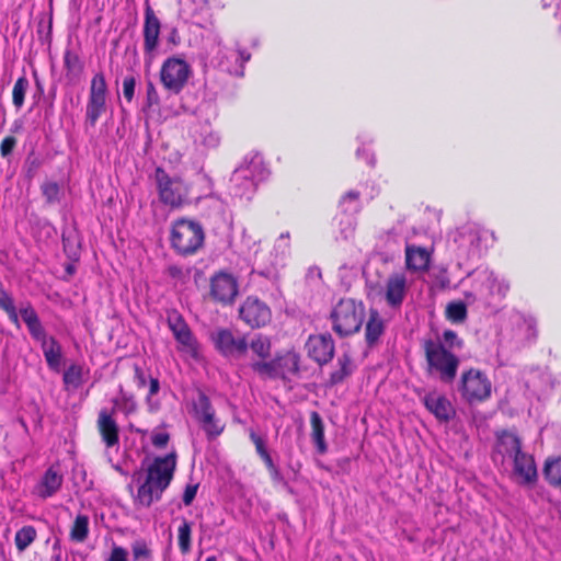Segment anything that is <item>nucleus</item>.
<instances>
[{"instance_id": "f257e3e1", "label": "nucleus", "mask_w": 561, "mask_h": 561, "mask_svg": "<svg viewBox=\"0 0 561 561\" xmlns=\"http://www.w3.org/2000/svg\"><path fill=\"white\" fill-rule=\"evenodd\" d=\"M174 470L175 453L173 451L163 457H145L140 470L133 476L134 480L140 482L135 497L136 503L148 507L160 500L172 481Z\"/></svg>"}, {"instance_id": "f03ea898", "label": "nucleus", "mask_w": 561, "mask_h": 561, "mask_svg": "<svg viewBox=\"0 0 561 561\" xmlns=\"http://www.w3.org/2000/svg\"><path fill=\"white\" fill-rule=\"evenodd\" d=\"M197 100V94H194L187 101L182 96V110L193 112V117L187 122L188 137L197 147L216 148L220 144V135L213 128L211 121L217 117V107L208 101L196 104Z\"/></svg>"}, {"instance_id": "7ed1b4c3", "label": "nucleus", "mask_w": 561, "mask_h": 561, "mask_svg": "<svg viewBox=\"0 0 561 561\" xmlns=\"http://www.w3.org/2000/svg\"><path fill=\"white\" fill-rule=\"evenodd\" d=\"M332 329L340 337L357 333L365 320V307L362 301L352 298L341 299L330 313Z\"/></svg>"}, {"instance_id": "20e7f679", "label": "nucleus", "mask_w": 561, "mask_h": 561, "mask_svg": "<svg viewBox=\"0 0 561 561\" xmlns=\"http://www.w3.org/2000/svg\"><path fill=\"white\" fill-rule=\"evenodd\" d=\"M423 350L428 371H437L445 383L454 381L459 366V358L447 350L440 341L427 339L423 341Z\"/></svg>"}, {"instance_id": "39448f33", "label": "nucleus", "mask_w": 561, "mask_h": 561, "mask_svg": "<svg viewBox=\"0 0 561 561\" xmlns=\"http://www.w3.org/2000/svg\"><path fill=\"white\" fill-rule=\"evenodd\" d=\"M188 413L205 433L208 440L216 439L225 430V422L217 416L209 398L201 390L187 407Z\"/></svg>"}, {"instance_id": "423d86ee", "label": "nucleus", "mask_w": 561, "mask_h": 561, "mask_svg": "<svg viewBox=\"0 0 561 561\" xmlns=\"http://www.w3.org/2000/svg\"><path fill=\"white\" fill-rule=\"evenodd\" d=\"M300 356L288 351L285 354L276 355L270 360H253L249 363L250 368L264 379H287L299 373Z\"/></svg>"}, {"instance_id": "0eeeda50", "label": "nucleus", "mask_w": 561, "mask_h": 561, "mask_svg": "<svg viewBox=\"0 0 561 561\" xmlns=\"http://www.w3.org/2000/svg\"><path fill=\"white\" fill-rule=\"evenodd\" d=\"M224 8L221 0H186L183 3V12L193 19L195 25L204 28L207 39L217 46L221 45V37L213 28V10Z\"/></svg>"}, {"instance_id": "6e6552de", "label": "nucleus", "mask_w": 561, "mask_h": 561, "mask_svg": "<svg viewBox=\"0 0 561 561\" xmlns=\"http://www.w3.org/2000/svg\"><path fill=\"white\" fill-rule=\"evenodd\" d=\"M108 89L103 72H96L90 82L89 96L85 106V125L94 127L100 117L106 112Z\"/></svg>"}, {"instance_id": "1a4fd4ad", "label": "nucleus", "mask_w": 561, "mask_h": 561, "mask_svg": "<svg viewBox=\"0 0 561 561\" xmlns=\"http://www.w3.org/2000/svg\"><path fill=\"white\" fill-rule=\"evenodd\" d=\"M459 390L469 403L482 402L491 397L492 383L484 373L471 368L461 375Z\"/></svg>"}, {"instance_id": "9d476101", "label": "nucleus", "mask_w": 561, "mask_h": 561, "mask_svg": "<svg viewBox=\"0 0 561 561\" xmlns=\"http://www.w3.org/2000/svg\"><path fill=\"white\" fill-rule=\"evenodd\" d=\"M216 348L227 358L240 360L248 356L245 336H234L229 329H220L213 334Z\"/></svg>"}, {"instance_id": "9b49d317", "label": "nucleus", "mask_w": 561, "mask_h": 561, "mask_svg": "<svg viewBox=\"0 0 561 561\" xmlns=\"http://www.w3.org/2000/svg\"><path fill=\"white\" fill-rule=\"evenodd\" d=\"M238 294V280L231 274L218 272L211 276L209 296L215 302L232 305Z\"/></svg>"}, {"instance_id": "f8f14e48", "label": "nucleus", "mask_w": 561, "mask_h": 561, "mask_svg": "<svg viewBox=\"0 0 561 561\" xmlns=\"http://www.w3.org/2000/svg\"><path fill=\"white\" fill-rule=\"evenodd\" d=\"M210 194L209 179L197 172L190 183L178 180V207L184 204L197 203Z\"/></svg>"}, {"instance_id": "ddd939ff", "label": "nucleus", "mask_w": 561, "mask_h": 561, "mask_svg": "<svg viewBox=\"0 0 561 561\" xmlns=\"http://www.w3.org/2000/svg\"><path fill=\"white\" fill-rule=\"evenodd\" d=\"M239 317L250 328L265 327L272 319L270 307L256 297H248L239 308Z\"/></svg>"}, {"instance_id": "4468645a", "label": "nucleus", "mask_w": 561, "mask_h": 561, "mask_svg": "<svg viewBox=\"0 0 561 561\" xmlns=\"http://www.w3.org/2000/svg\"><path fill=\"white\" fill-rule=\"evenodd\" d=\"M451 241L460 245H481L494 243V232L477 224H466L451 233Z\"/></svg>"}, {"instance_id": "2eb2a0df", "label": "nucleus", "mask_w": 561, "mask_h": 561, "mask_svg": "<svg viewBox=\"0 0 561 561\" xmlns=\"http://www.w3.org/2000/svg\"><path fill=\"white\" fill-rule=\"evenodd\" d=\"M268 169L260 153H250L244 157L242 163L234 170V181L247 180V176L257 184L268 176Z\"/></svg>"}, {"instance_id": "dca6fc26", "label": "nucleus", "mask_w": 561, "mask_h": 561, "mask_svg": "<svg viewBox=\"0 0 561 561\" xmlns=\"http://www.w3.org/2000/svg\"><path fill=\"white\" fill-rule=\"evenodd\" d=\"M308 355L319 365L328 364L334 356V341L330 333L311 335L306 344Z\"/></svg>"}, {"instance_id": "f3484780", "label": "nucleus", "mask_w": 561, "mask_h": 561, "mask_svg": "<svg viewBox=\"0 0 561 561\" xmlns=\"http://www.w3.org/2000/svg\"><path fill=\"white\" fill-rule=\"evenodd\" d=\"M514 474L520 485L533 486L538 480V472L531 455L524 451L514 456Z\"/></svg>"}, {"instance_id": "a211bd4d", "label": "nucleus", "mask_w": 561, "mask_h": 561, "mask_svg": "<svg viewBox=\"0 0 561 561\" xmlns=\"http://www.w3.org/2000/svg\"><path fill=\"white\" fill-rule=\"evenodd\" d=\"M161 23L152 8L148 4L145 10L144 23V50L152 56L159 44Z\"/></svg>"}, {"instance_id": "6ab92c4d", "label": "nucleus", "mask_w": 561, "mask_h": 561, "mask_svg": "<svg viewBox=\"0 0 561 561\" xmlns=\"http://www.w3.org/2000/svg\"><path fill=\"white\" fill-rule=\"evenodd\" d=\"M99 433L107 448H112L119 443V427L114 420L113 412L102 409L99 412L96 421Z\"/></svg>"}, {"instance_id": "aec40b11", "label": "nucleus", "mask_w": 561, "mask_h": 561, "mask_svg": "<svg viewBox=\"0 0 561 561\" xmlns=\"http://www.w3.org/2000/svg\"><path fill=\"white\" fill-rule=\"evenodd\" d=\"M204 229L195 220L178 218V242L183 245H203Z\"/></svg>"}, {"instance_id": "412c9836", "label": "nucleus", "mask_w": 561, "mask_h": 561, "mask_svg": "<svg viewBox=\"0 0 561 561\" xmlns=\"http://www.w3.org/2000/svg\"><path fill=\"white\" fill-rule=\"evenodd\" d=\"M407 293V278L403 274H391L386 280L385 298L387 304L397 308L402 305Z\"/></svg>"}, {"instance_id": "4be33fe9", "label": "nucleus", "mask_w": 561, "mask_h": 561, "mask_svg": "<svg viewBox=\"0 0 561 561\" xmlns=\"http://www.w3.org/2000/svg\"><path fill=\"white\" fill-rule=\"evenodd\" d=\"M18 313L22 317L31 336L35 341L43 343V341L49 337L47 336L46 330L44 329L37 312L30 302L22 304Z\"/></svg>"}, {"instance_id": "5701e85b", "label": "nucleus", "mask_w": 561, "mask_h": 561, "mask_svg": "<svg viewBox=\"0 0 561 561\" xmlns=\"http://www.w3.org/2000/svg\"><path fill=\"white\" fill-rule=\"evenodd\" d=\"M154 179L160 202L173 209L175 207L173 179L162 168L156 169Z\"/></svg>"}, {"instance_id": "b1692460", "label": "nucleus", "mask_w": 561, "mask_h": 561, "mask_svg": "<svg viewBox=\"0 0 561 561\" xmlns=\"http://www.w3.org/2000/svg\"><path fill=\"white\" fill-rule=\"evenodd\" d=\"M386 330V322L378 310L370 309L368 320L365 324V343L368 348L379 344L380 337Z\"/></svg>"}, {"instance_id": "393cba45", "label": "nucleus", "mask_w": 561, "mask_h": 561, "mask_svg": "<svg viewBox=\"0 0 561 561\" xmlns=\"http://www.w3.org/2000/svg\"><path fill=\"white\" fill-rule=\"evenodd\" d=\"M423 402L426 409L440 421L448 422L455 415L450 401L444 396L430 393L424 397Z\"/></svg>"}, {"instance_id": "a878e982", "label": "nucleus", "mask_w": 561, "mask_h": 561, "mask_svg": "<svg viewBox=\"0 0 561 561\" xmlns=\"http://www.w3.org/2000/svg\"><path fill=\"white\" fill-rule=\"evenodd\" d=\"M411 218H403L399 220L396 226H393L390 230L386 231L385 234L380 238L381 242H392V243H402L405 245L410 244V234H416L419 231L411 225Z\"/></svg>"}, {"instance_id": "bb28decb", "label": "nucleus", "mask_w": 561, "mask_h": 561, "mask_svg": "<svg viewBox=\"0 0 561 561\" xmlns=\"http://www.w3.org/2000/svg\"><path fill=\"white\" fill-rule=\"evenodd\" d=\"M178 343L183 346V351L193 359L199 360L198 343L194 337L188 325L184 322L183 318L178 316Z\"/></svg>"}, {"instance_id": "cd10ccee", "label": "nucleus", "mask_w": 561, "mask_h": 561, "mask_svg": "<svg viewBox=\"0 0 561 561\" xmlns=\"http://www.w3.org/2000/svg\"><path fill=\"white\" fill-rule=\"evenodd\" d=\"M62 480V474L58 470L54 467L48 468L36 488L37 494L43 499L53 496L61 488Z\"/></svg>"}, {"instance_id": "c85d7f7f", "label": "nucleus", "mask_w": 561, "mask_h": 561, "mask_svg": "<svg viewBox=\"0 0 561 561\" xmlns=\"http://www.w3.org/2000/svg\"><path fill=\"white\" fill-rule=\"evenodd\" d=\"M41 347L49 369L59 373L62 359L60 343L54 336H49L41 343Z\"/></svg>"}, {"instance_id": "c756f323", "label": "nucleus", "mask_w": 561, "mask_h": 561, "mask_svg": "<svg viewBox=\"0 0 561 561\" xmlns=\"http://www.w3.org/2000/svg\"><path fill=\"white\" fill-rule=\"evenodd\" d=\"M431 251L427 248H405V265L411 271H426Z\"/></svg>"}, {"instance_id": "7c9ffc66", "label": "nucleus", "mask_w": 561, "mask_h": 561, "mask_svg": "<svg viewBox=\"0 0 561 561\" xmlns=\"http://www.w3.org/2000/svg\"><path fill=\"white\" fill-rule=\"evenodd\" d=\"M251 351L252 355L256 358L253 360H267L271 357L272 343L271 339L263 334L255 335L250 343H248V351Z\"/></svg>"}, {"instance_id": "2f4dec72", "label": "nucleus", "mask_w": 561, "mask_h": 561, "mask_svg": "<svg viewBox=\"0 0 561 561\" xmlns=\"http://www.w3.org/2000/svg\"><path fill=\"white\" fill-rule=\"evenodd\" d=\"M64 67L67 78L71 80L80 79L84 70V62L79 54L72 49H66L64 53Z\"/></svg>"}, {"instance_id": "473e14b6", "label": "nucleus", "mask_w": 561, "mask_h": 561, "mask_svg": "<svg viewBox=\"0 0 561 561\" xmlns=\"http://www.w3.org/2000/svg\"><path fill=\"white\" fill-rule=\"evenodd\" d=\"M160 82L168 95L175 93V56L169 57L160 70Z\"/></svg>"}, {"instance_id": "72a5a7b5", "label": "nucleus", "mask_w": 561, "mask_h": 561, "mask_svg": "<svg viewBox=\"0 0 561 561\" xmlns=\"http://www.w3.org/2000/svg\"><path fill=\"white\" fill-rule=\"evenodd\" d=\"M310 423H311V437L313 443L316 444L317 450L319 454H324L328 449L325 439H324V424L320 414L317 411H312L310 414Z\"/></svg>"}, {"instance_id": "f704fd0d", "label": "nucleus", "mask_w": 561, "mask_h": 561, "mask_svg": "<svg viewBox=\"0 0 561 561\" xmlns=\"http://www.w3.org/2000/svg\"><path fill=\"white\" fill-rule=\"evenodd\" d=\"M359 197L360 193L356 190L346 192L341 197L339 203V207L341 209L340 215L355 217V215L358 214L362 208Z\"/></svg>"}, {"instance_id": "c9c22d12", "label": "nucleus", "mask_w": 561, "mask_h": 561, "mask_svg": "<svg viewBox=\"0 0 561 561\" xmlns=\"http://www.w3.org/2000/svg\"><path fill=\"white\" fill-rule=\"evenodd\" d=\"M497 445L500 447V451L507 455L508 457L514 458V456L523 451L519 437L506 431L499 435Z\"/></svg>"}, {"instance_id": "e433bc0d", "label": "nucleus", "mask_w": 561, "mask_h": 561, "mask_svg": "<svg viewBox=\"0 0 561 561\" xmlns=\"http://www.w3.org/2000/svg\"><path fill=\"white\" fill-rule=\"evenodd\" d=\"M339 369L330 375L329 385L335 386L343 382L353 373V360L347 353L342 354L337 358Z\"/></svg>"}, {"instance_id": "4c0bfd02", "label": "nucleus", "mask_w": 561, "mask_h": 561, "mask_svg": "<svg viewBox=\"0 0 561 561\" xmlns=\"http://www.w3.org/2000/svg\"><path fill=\"white\" fill-rule=\"evenodd\" d=\"M231 194L240 199H251L257 188V183L247 176V180L234 181V173L231 176Z\"/></svg>"}, {"instance_id": "58836bf2", "label": "nucleus", "mask_w": 561, "mask_h": 561, "mask_svg": "<svg viewBox=\"0 0 561 561\" xmlns=\"http://www.w3.org/2000/svg\"><path fill=\"white\" fill-rule=\"evenodd\" d=\"M542 474L549 484L561 489V458L548 459L543 466Z\"/></svg>"}, {"instance_id": "ea45409f", "label": "nucleus", "mask_w": 561, "mask_h": 561, "mask_svg": "<svg viewBox=\"0 0 561 561\" xmlns=\"http://www.w3.org/2000/svg\"><path fill=\"white\" fill-rule=\"evenodd\" d=\"M89 536V517L79 514L70 529V539L76 542H83Z\"/></svg>"}, {"instance_id": "a19ab883", "label": "nucleus", "mask_w": 561, "mask_h": 561, "mask_svg": "<svg viewBox=\"0 0 561 561\" xmlns=\"http://www.w3.org/2000/svg\"><path fill=\"white\" fill-rule=\"evenodd\" d=\"M62 381L68 389H78L83 383V367L78 364H71L64 373Z\"/></svg>"}, {"instance_id": "79ce46f5", "label": "nucleus", "mask_w": 561, "mask_h": 561, "mask_svg": "<svg viewBox=\"0 0 561 561\" xmlns=\"http://www.w3.org/2000/svg\"><path fill=\"white\" fill-rule=\"evenodd\" d=\"M0 309H2L9 317L10 321L20 328V320L13 298L3 289L0 284Z\"/></svg>"}, {"instance_id": "37998d69", "label": "nucleus", "mask_w": 561, "mask_h": 561, "mask_svg": "<svg viewBox=\"0 0 561 561\" xmlns=\"http://www.w3.org/2000/svg\"><path fill=\"white\" fill-rule=\"evenodd\" d=\"M37 537L36 529L31 526H23L21 529H19L15 534L14 542L16 546V549L22 552L24 551Z\"/></svg>"}, {"instance_id": "c03bdc74", "label": "nucleus", "mask_w": 561, "mask_h": 561, "mask_svg": "<svg viewBox=\"0 0 561 561\" xmlns=\"http://www.w3.org/2000/svg\"><path fill=\"white\" fill-rule=\"evenodd\" d=\"M28 87L30 82L25 76L16 79L12 91V102L18 110H20L24 104Z\"/></svg>"}, {"instance_id": "a18cd8bd", "label": "nucleus", "mask_w": 561, "mask_h": 561, "mask_svg": "<svg viewBox=\"0 0 561 561\" xmlns=\"http://www.w3.org/2000/svg\"><path fill=\"white\" fill-rule=\"evenodd\" d=\"M446 317L453 322L460 323L467 318V306L462 301H451L446 307Z\"/></svg>"}, {"instance_id": "49530a36", "label": "nucleus", "mask_w": 561, "mask_h": 561, "mask_svg": "<svg viewBox=\"0 0 561 561\" xmlns=\"http://www.w3.org/2000/svg\"><path fill=\"white\" fill-rule=\"evenodd\" d=\"M339 220L341 241H348L351 237H353L356 226V219L352 216H343L339 215L336 217Z\"/></svg>"}, {"instance_id": "de8ad7c7", "label": "nucleus", "mask_w": 561, "mask_h": 561, "mask_svg": "<svg viewBox=\"0 0 561 561\" xmlns=\"http://www.w3.org/2000/svg\"><path fill=\"white\" fill-rule=\"evenodd\" d=\"M238 65L234 68H230L229 66H226L222 61L219 64L226 71L242 77L244 73V65L251 59V54L243 48L238 47Z\"/></svg>"}, {"instance_id": "09e8293b", "label": "nucleus", "mask_w": 561, "mask_h": 561, "mask_svg": "<svg viewBox=\"0 0 561 561\" xmlns=\"http://www.w3.org/2000/svg\"><path fill=\"white\" fill-rule=\"evenodd\" d=\"M179 545L183 553H187L191 549V525L184 522L178 529Z\"/></svg>"}, {"instance_id": "8fccbe9b", "label": "nucleus", "mask_w": 561, "mask_h": 561, "mask_svg": "<svg viewBox=\"0 0 561 561\" xmlns=\"http://www.w3.org/2000/svg\"><path fill=\"white\" fill-rule=\"evenodd\" d=\"M42 193L48 204H54L59 201L60 186L56 182H45L42 185Z\"/></svg>"}, {"instance_id": "3c124183", "label": "nucleus", "mask_w": 561, "mask_h": 561, "mask_svg": "<svg viewBox=\"0 0 561 561\" xmlns=\"http://www.w3.org/2000/svg\"><path fill=\"white\" fill-rule=\"evenodd\" d=\"M439 341L447 350L461 348L463 346V341L453 330H445Z\"/></svg>"}, {"instance_id": "603ef678", "label": "nucleus", "mask_w": 561, "mask_h": 561, "mask_svg": "<svg viewBox=\"0 0 561 561\" xmlns=\"http://www.w3.org/2000/svg\"><path fill=\"white\" fill-rule=\"evenodd\" d=\"M136 78L134 76H126L123 80V95L127 102H131L135 96Z\"/></svg>"}, {"instance_id": "864d4df0", "label": "nucleus", "mask_w": 561, "mask_h": 561, "mask_svg": "<svg viewBox=\"0 0 561 561\" xmlns=\"http://www.w3.org/2000/svg\"><path fill=\"white\" fill-rule=\"evenodd\" d=\"M178 92L181 87L188 80L191 76L190 66L182 59L178 58Z\"/></svg>"}, {"instance_id": "5fc2aeb1", "label": "nucleus", "mask_w": 561, "mask_h": 561, "mask_svg": "<svg viewBox=\"0 0 561 561\" xmlns=\"http://www.w3.org/2000/svg\"><path fill=\"white\" fill-rule=\"evenodd\" d=\"M131 551L135 560L147 559L150 556V550L145 540H136L131 545Z\"/></svg>"}, {"instance_id": "6e6d98bb", "label": "nucleus", "mask_w": 561, "mask_h": 561, "mask_svg": "<svg viewBox=\"0 0 561 561\" xmlns=\"http://www.w3.org/2000/svg\"><path fill=\"white\" fill-rule=\"evenodd\" d=\"M170 439L171 435L167 432L153 431L151 433V443L158 449L164 448L169 444Z\"/></svg>"}, {"instance_id": "4d7b16f0", "label": "nucleus", "mask_w": 561, "mask_h": 561, "mask_svg": "<svg viewBox=\"0 0 561 561\" xmlns=\"http://www.w3.org/2000/svg\"><path fill=\"white\" fill-rule=\"evenodd\" d=\"M161 103V98L151 81L147 82V105L153 106Z\"/></svg>"}, {"instance_id": "13d9d810", "label": "nucleus", "mask_w": 561, "mask_h": 561, "mask_svg": "<svg viewBox=\"0 0 561 561\" xmlns=\"http://www.w3.org/2000/svg\"><path fill=\"white\" fill-rule=\"evenodd\" d=\"M16 146V139L13 136L5 137L0 145V153L3 158L9 157L14 147Z\"/></svg>"}, {"instance_id": "bf43d9fd", "label": "nucleus", "mask_w": 561, "mask_h": 561, "mask_svg": "<svg viewBox=\"0 0 561 561\" xmlns=\"http://www.w3.org/2000/svg\"><path fill=\"white\" fill-rule=\"evenodd\" d=\"M128 552L125 548L114 546L110 557L105 561H128Z\"/></svg>"}, {"instance_id": "052dcab7", "label": "nucleus", "mask_w": 561, "mask_h": 561, "mask_svg": "<svg viewBox=\"0 0 561 561\" xmlns=\"http://www.w3.org/2000/svg\"><path fill=\"white\" fill-rule=\"evenodd\" d=\"M197 489H198V484H187L185 490H184V493H183V496H182V500H183V503L185 505H190L193 500L195 499L196 496V493H197Z\"/></svg>"}, {"instance_id": "680f3d73", "label": "nucleus", "mask_w": 561, "mask_h": 561, "mask_svg": "<svg viewBox=\"0 0 561 561\" xmlns=\"http://www.w3.org/2000/svg\"><path fill=\"white\" fill-rule=\"evenodd\" d=\"M250 438L255 445V449L260 456H263L264 454L268 453L265 447V442L262 437L256 435L253 431L250 433Z\"/></svg>"}, {"instance_id": "e2e57ef3", "label": "nucleus", "mask_w": 561, "mask_h": 561, "mask_svg": "<svg viewBox=\"0 0 561 561\" xmlns=\"http://www.w3.org/2000/svg\"><path fill=\"white\" fill-rule=\"evenodd\" d=\"M425 218L431 222H438L440 220V211L432 208H426L423 211Z\"/></svg>"}, {"instance_id": "0e129e2a", "label": "nucleus", "mask_w": 561, "mask_h": 561, "mask_svg": "<svg viewBox=\"0 0 561 561\" xmlns=\"http://www.w3.org/2000/svg\"><path fill=\"white\" fill-rule=\"evenodd\" d=\"M357 157H364L366 162L370 165L375 164L374 154L366 148H358L356 151Z\"/></svg>"}, {"instance_id": "69168bd1", "label": "nucleus", "mask_w": 561, "mask_h": 561, "mask_svg": "<svg viewBox=\"0 0 561 561\" xmlns=\"http://www.w3.org/2000/svg\"><path fill=\"white\" fill-rule=\"evenodd\" d=\"M123 400L125 401V412L127 414L134 412L135 409H136V402L133 400V398L131 397H126L124 394L123 396Z\"/></svg>"}, {"instance_id": "338daca9", "label": "nucleus", "mask_w": 561, "mask_h": 561, "mask_svg": "<svg viewBox=\"0 0 561 561\" xmlns=\"http://www.w3.org/2000/svg\"><path fill=\"white\" fill-rule=\"evenodd\" d=\"M271 477L275 482H285L284 477L280 473L279 469L277 467H274V469L270 470Z\"/></svg>"}, {"instance_id": "774afa93", "label": "nucleus", "mask_w": 561, "mask_h": 561, "mask_svg": "<svg viewBox=\"0 0 561 561\" xmlns=\"http://www.w3.org/2000/svg\"><path fill=\"white\" fill-rule=\"evenodd\" d=\"M135 376L138 380V385L141 387L145 386V383H146L145 376H144L142 370L138 366L135 367Z\"/></svg>"}]
</instances>
